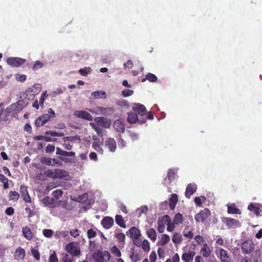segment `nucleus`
Here are the masks:
<instances>
[{
    "label": "nucleus",
    "mask_w": 262,
    "mask_h": 262,
    "mask_svg": "<svg viewBox=\"0 0 262 262\" xmlns=\"http://www.w3.org/2000/svg\"><path fill=\"white\" fill-rule=\"evenodd\" d=\"M90 112L96 115H102L108 116L114 112V109L111 107H104L102 106H96L88 110Z\"/></svg>",
    "instance_id": "nucleus-1"
},
{
    "label": "nucleus",
    "mask_w": 262,
    "mask_h": 262,
    "mask_svg": "<svg viewBox=\"0 0 262 262\" xmlns=\"http://www.w3.org/2000/svg\"><path fill=\"white\" fill-rule=\"evenodd\" d=\"M94 262H107L111 258L110 254L107 251H97L93 254Z\"/></svg>",
    "instance_id": "nucleus-2"
},
{
    "label": "nucleus",
    "mask_w": 262,
    "mask_h": 262,
    "mask_svg": "<svg viewBox=\"0 0 262 262\" xmlns=\"http://www.w3.org/2000/svg\"><path fill=\"white\" fill-rule=\"evenodd\" d=\"M65 250L73 256H77L80 254V248L79 245L75 242H71L67 245Z\"/></svg>",
    "instance_id": "nucleus-3"
},
{
    "label": "nucleus",
    "mask_w": 262,
    "mask_h": 262,
    "mask_svg": "<svg viewBox=\"0 0 262 262\" xmlns=\"http://www.w3.org/2000/svg\"><path fill=\"white\" fill-rule=\"evenodd\" d=\"M215 252L221 262H230L231 258L227 251L221 248L216 247Z\"/></svg>",
    "instance_id": "nucleus-4"
},
{
    "label": "nucleus",
    "mask_w": 262,
    "mask_h": 262,
    "mask_svg": "<svg viewBox=\"0 0 262 262\" xmlns=\"http://www.w3.org/2000/svg\"><path fill=\"white\" fill-rule=\"evenodd\" d=\"M26 60L19 57H9L7 60L8 64L12 67H18L23 64Z\"/></svg>",
    "instance_id": "nucleus-5"
},
{
    "label": "nucleus",
    "mask_w": 262,
    "mask_h": 262,
    "mask_svg": "<svg viewBox=\"0 0 262 262\" xmlns=\"http://www.w3.org/2000/svg\"><path fill=\"white\" fill-rule=\"evenodd\" d=\"M210 215V211L208 209L205 208L199 213H197L194 217L195 221L198 222H204Z\"/></svg>",
    "instance_id": "nucleus-6"
},
{
    "label": "nucleus",
    "mask_w": 262,
    "mask_h": 262,
    "mask_svg": "<svg viewBox=\"0 0 262 262\" xmlns=\"http://www.w3.org/2000/svg\"><path fill=\"white\" fill-rule=\"evenodd\" d=\"M74 115L77 118L86 120L88 121H92L93 119L92 115L89 113L85 111H76L74 113Z\"/></svg>",
    "instance_id": "nucleus-7"
},
{
    "label": "nucleus",
    "mask_w": 262,
    "mask_h": 262,
    "mask_svg": "<svg viewBox=\"0 0 262 262\" xmlns=\"http://www.w3.org/2000/svg\"><path fill=\"white\" fill-rule=\"evenodd\" d=\"M223 222L229 228H237L241 226V223L238 220L232 218H224Z\"/></svg>",
    "instance_id": "nucleus-8"
},
{
    "label": "nucleus",
    "mask_w": 262,
    "mask_h": 262,
    "mask_svg": "<svg viewBox=\"0 0 262 262\" xmlns=\"http://www.w3.org/2000/svg\"><path fill=\"white\" fill-rule=\"evenodd\" d=\"M254 248V244L251 240H246L242 245L243 251L246 254H250Z\"/></svg>",
    "instance_id": "nucleus-9"
},
{
    "label": "nucleus",
    "mask_w": 262,
    "mask_h": 262,
    "mask_svg": "<svg viewBox=\"0 0 262 262\" xmlns=\"http://www.w3.org/2000/svg\"><path fill=\"white\" fill-rule=\"evenodd\" d=\"M104 146L110 152H114L117 148V143L115 140L112 138H108L104 142Z\"/></svg>",
    "instance_id": "nucleus-10"
},
{
    "label": "nucleus",
    "mask_w": 262,
    "mask_h": 262,
    "mask_svg": "<svg viewBox=\"0 0 262 262\" xmlns=\"http://www.w3.org/2000/svg\"><path fill=\"white\" fill-rule=\"evenodd\" d=\"M50 118L51 116L49 114H45L39 116L35 120V125L37 127H41L49 121Z\"/></svg>",
    "instance_id": "nucleus-11"
},
{
    "label": "nucleus",
    "mask_w": 262,
    "mask_h": 262,
    "mask_svg": "<svg viewBox=\"0 0 262 262\" xmlns=\"http://www.w3.org/2000/svg\"><path fill=\"white\" fill-rule=\"evenodd\" d=\"M94 120L96 123L106 128H109L112 123L110 119L102 117H96Z\"/></svg>",
    "instance_id": "nucleus-12"
},
{
    "label": "nucleus",
    "mask_w": 262,
    "mask_h": 262,
    "mask_svg": "<svg viewBox=\"0 0 262 262\" xmlns=\"http://www.w3.org/2000/svg\"><path fill=\"white\" fill-rule=\"evenodd\" d=\"M133 110L137 113L140 116L146 115L147 112L145 106L140 103H134L132 106Z\"/></svg>",
    "instance_id": "nucleus-13"
},
{
    "label": "nucleus",
    "mask_w": 262,
    "mask_h": 262,
    "mask_svg": "<svg viewBox=\"0 0 262 262\" xmlns=\"http://www.w3.org/2000/svg\"><path fill=\"white\" fill-rule=\"evenodd\" d=\"M170 241V236L167 234H162L159 237L157 243V246L164 247L167 245Z\"/></svg>",
    "instance_id": "nucleus-14"
},
{
    "label": "nucleus",
    "mask_w": 262,
    "mask_h": 262,
    "mask_svg": "<svg viewBox=\"0 0 262 262\" xmlns=\"http://www.w3.org/2000/svg\"><path fill=\"white\" fill-rule=\"evenodd\" d=\"M127 121L129 123L138 122L140 124H143L146 122V120L143 119L140 120L138 119V116L136 113H128Z\"/></svg>",
    "instance_id": "nucleus-15"
},
{
    "label": "nucleus",
    "mask_w": 262,
    "mask_h": 262,
    "mask_svg": "<svg viewBox=\"0 0 262 262\" xmlns=\"http://www.w3.org/2000/svg\"><path fill=\"white\" fill-rule=\"evenodd\" d=\"M71 179V177L67 171L61 169H57L56 179L69 181Z\"/></svg>",
    "instance_id": "nucleus-16"
},
{
    "label": "nucleus",
    "mask_w": 262,
    "mask_h": 262,
    "mask_svg": "<svg viewBox=\"0 0 262 262\" xmlns=\"http://www.w3.org/2000/svg\"><path fill=\"white\" fill-rule=\"evenodd\" d=\"M114 221L113 217L105 216L101 221V225L106 229L111 228L114 225Z\"/></svg>",
    "instance_id": "nucleus-17"
},
{
    "label": "nucleus",
    "mask_w": 262,
    "mask_h": 262,
    "mask_svg": "<svg viewBox=\"0 0 262 262\" xmlns=\"http://www.w3.org/2000/svg\"><path fill=\"white\" fill-rule=\"evenodd\" d=\"M127 234L132 239L140 237L141 235L140 230L135 227H131L129 229Z\"/></svg>",
    "instance_id": "nucleus-18"
},
{
    "label": "nucleus",
    "mask_w": 262,
    "mask_h": 262,
    "mask_svg": "<svg viewBox=\"0 0 262 262\" xmlns=\"http://www.w3.org/2000/svg\"><path fill=\"white\" fill-rule=\"evenodd\" d=\"M195 255V252L193 250H189L188 251L183 253L182 255V259L186 262H189L192 261L194 256Z\"/></svg>",
    "instance_id": "nucleus-19"
},
{
    "label": "nucleus",
    "mask_w": 262,
    "mask_h": 262,
    "mask_svg": "<svg viewBox=\"0 0 262 262\" xmlns=\"http://www.w3.org/2000/svg\"><path fill=\"white\" fill-rule=\"evenodd\" d=\"M211 249L207 243H204L200 250V253L204 257H208L211 255Z\"/></svg>",
    "instance_id": "nucleus-20"
},
{
    "label": "nucleus",
    "mask_w": 262,
    "mask_h": 262,
    "mask_svg": "<svg viewBox=\"0 0 262 262\" xmlns=\"http://www.w3.org/2000/svg\"><path fill=\"white\" fill-rule=\"evenodd\" d=\"M177 170L173 169H170L167 172V178L164 180V184L167 185L170 183L175 178L176 172Z\"/></svg>",
    "instance_id": "nucleus-21"
},
{
    "label": "nucleus",
    "mask_w": 262,
    "mask_h": 262,
    "mask_svg": "<svg viewBox=\"0 0 262 262\" xmlns=\"http://www.w3.org/2000/svg\"><path fill=\"white\" fill-rule=\"evenodd\" d=\"M196 189L197 186L194 183L189 184L186 187L185 196L187 198H189L196 191Z\"/></svg>",
    "instance_id": "nucleus-22"
},
{
    "label": "nucleus",
    "mask_w": 262,
    "mask_h": 262,
    "mask_svg": "<svg viewBox=\"0 0 262 262\" xmlns=\"http://www.w3.org/2000/svg\"><path fill=\"white\" fill-rule=\"evenodd\" d=\"M259 204L254 205L251 203L248 207V209L253 212L257 216H262V210L259 208Z\"/></svg>",
    "instance_id": "nucleus-23"
},
{
    "label": "nucleus",
    "mask_w": 262,
    "mask_h": 262,
    "mask_svg": "<svg viewBox=\"0 0 262 262\" xmlns=\"http://www.w3.org/2000/svg\"><path fill=\"white\" fill-rule=\"evenodd\" d=\"M106 98V94L105 92L103 91H96L93 92L91 94V99H105Z\"/></svg>",
    "instance_id": "nucleus-24"
},
{
    "label": "nucleus",
    "mask_w": 262,
    "mask_h": 262,
    "mask_svg": "<svg viewBox=\"0 0 262 262\" xmlns=\"http://www.w3.org/2000/svg\"><path fill=\"white\" fill-rule=\"evenodd\" d=\"M41 89V86L40 84H34L33 86L29 88L27 91L31 95L34 96L38 94Z\"/></svg>",
    "instance_id": "nucleus-25"
},
{
    "label": "nucleus",
    "mask_w": 262,
    "mask_h": 262,
    "mask_svg": "<svg viewBox=\"0 0 262 262\" xmlns=\"http://www.w3.org/2000/svg\"><path fill=\"white\" fill-rule=\"evenodd\" d=\"M193 227L189 228L188 226H187V227H185V228L183 230V232H182L183 235L185 237H186L189 239H191L193 237Z\"/></svg>",
    "instance_id": "nucleus-26"
},
{
    "label": "nucleus",
    "mask_w": 262,
    "mask_h": 262,
    "mask_svg": "<svg viewBox=\"0 0 262 262\" xmlns=\"http://www.w3.org/2000/svg\"><path fill=\"white\" fill-rule=\"evenodd\" d=\"M113 126L115 129L118 132L123 133L124 132V125L120 120H116L114 123Z\"/></svg>",
    "instance_id": "nucleus-27"
},
{
    "label": "nucleus",
    "mask_w": 262,
    "mask_h": 262,
    "mask_svg": "<svg viewBox=\"0 0 262 262\" xmlns=\"http://www.w3.org/2000/svg\"><path fill=\"white\" fill-rule=\"evenodd\" d=\"M40 162L42 164L52 166L57 165L59 163V162H58L56 160L47 157H42L40 159Z\"/></svg>",
    "instance_id": "nucleus-28"
},
{
    "label": "nucleus",
    "mask_w": 262,
    "mask_h": 262,
    "mask_svg": "<svg viewBox=\"0 0 262 262\" xmlns=\"http://www.w3.org/2000/svg\"><path fill=\"white\" fill-rule=\"evenodd\" d=\"M103 144L102 141H95L92 143V147L98 153L102 155L103 154V149L101 147Z\"/></svg>",
    "instance_id": "nucleus-29"
},
{
    "label": "nucleus",
    "mask_w": 262,
    "mask_h": 262,
    "mask_svg": "<svg viewBox=\"0 0 262 262\" xmlns=\"http://www.w3.org/2000/svg\"><path fill=\"white\" fill-rule=\"evenodd\" d=\"M164 220H166V225H167V231L168 232H172L174 230L177 225L174 222L171 223L170 219L168 215H164Z\"/></svg>",
    "instance_id": "nucleus-30"
},
{
    "label": "nucleus",
    "mask_w": 262,
    "mask_h": 262,
    "mask_svg": "<svg viewBox=\"0 0 262 262\" xmlns=\"http://www.w3.org/2000/svg\"><path fill=\"white\" fill-rule=\"evenodd\" d=\"M147 236L153 242L157 239V234L154 228H150L146 231Z\"/></svg>",
    "instance_id": "nucleus-31"
},
{
    "label": "nucleus",
    "mask_w": 262,
    "mask_h": 262,
    "mask_svg": "<svg viewBox=\"0 0 262 262\" xmlns=\"http://www.w3.org/2000/svg\"><path fill=\"white\" fill-rule=\"evenodd\" d=\"M21 103V102H17L15 103L12 104L9 108H8V110H9L10 111H12L14 113L18 112L21 111L23 107Z\"/></svg>",
    "instance_id": "nucleus-32"
},
{
    "label": "nucleus",
    "mask_w": 262,
    "mask_h": 262,
    "mask_svg": "<svg viewBox=\"0 0 262 262\" xmlns=\"http://www.w3.org/2000/svg\"><path fill=\"white\" fill-rule=\"evenodd\" d=\"M22 232L25 237L28 240H31L33 236V234L28 227H23Z\"/></svg>",
    "instance_id": "nucleus-33"
},
{
    "label": "nucleus",
    "mask_w": 262,
    "mask_h": 262,
    "mask_svg": "<svg viewBox=\"0 0 262 262\" xmlns=\"http://www.w3.org/2000/svg\"><path fill=\"white\" fill-rule=\"evenodd\" d=\"M183 241V237L181 234L179 232L173 233L172 237V242L175 245L180 244Z\"/></svg>",
    "instance_id": "nucleus-34"
},
{
    "label": "nucleus",
    "mask_w": 262,
    "mask_h": 262,
    "mask_svg": "<svg viewBox=\"0 0 262 262\" xmlns=\"http://www.w3.org/2000/svg\"><path fill=\"white\" fill-rule=\"evenodd\" d=\"M25 256V251L23 248L19 247L17 248L15 252L14 256L17 260L23 259Z\"/></svg>",
    "instance_id": "nucleus-35"
},
{
    "label": "nucleus",
    "mask_w": 262,
    "mask_h": 262,
    "mask_svg": "<svg viewBox=\"0 0 262 262\" xmlns=\"http://www.w3.org/2000/svg\"><path fill=\"white\" fill-rule=\"evenodd\" d=\"M178 201V197L176 194H172L169 199V205L171 210H173Z\"/></svg>",
    "instance_id": "nucleus-36"
},
{
    "label": "nucleus",
    "mask_w": 262,
    "mask_h": 262,
    "mask_svg": "<svg viewBox=\"0 0 262 262\" xmlns=\"http://www.w3.org/2000/svg\"><path fill=\"white\" fill-rule=\"evenodd\" d=\"M56 154L67 157H73L75 154L73 151H66L59 147L56 148Z\"/></svg>",
    "instance_id": "nucleus-37"
},
{
    "label": "nucleus",
    "mask_w": 262,
    "mask_h": 262,
    "mask_svg": "<svg viewBox=\"0 0 262 262\" xmlns=\"http://www.w3.org/2000/svg\"><path fill=\"white\" fill-rule=\"evenodd\" d=\"M165 225H166V220H164V216L158 221L157 230L159 233H163L165 230Z\"/></svg>",
    "instance_id": "nucleus-38"
},
{
    "label": "nucleus",
    "mask_w": 262,
    "mask_h": 262,
    "mask_svg": "<svg viewBox=\"0 0 262 262\" xmlns=\"http://www.w3.org/2000/svg\"><path fill=\"white\" fill-rule=\"evenodd\" d=\"M228 212L231 214H241V211L236 207L234 204L228 205Z\"/></svg>",
    "instance_id": "nucleus-39"
},
{
    "label": "nucleus",
    "mask_w": 262,
    "mask_h": 262,
    "mask_svg": "<svg viewBox=\"0 0 262 262\" xmlns=\"http://www.w3.org/2000/svg\"><path fill=\"white\" fill-rule=\"evenodd\" d=\"M57 169H50L46 171L45 174L49 178L56 179Z\"/></svg>",
    "instance_id": "nucleus-40"
},
{
    "label": "nucleus",
    "mask_w": 262,
    "mask_h": 262,
    "mask_svg": "<svg viewBox=\"0 0 262 262\" xmlns=\"http://www.w3.org/2000/svg\"><path fill=\"white\" fill-rule=\"evenodd\" d=\"M141 247L145 252H148L150 250V243L147 239H144L142 241Z\"/></svg>",
    "instance_id": "nucleus-41"
},
{
    "label": "nucleus",
    "mask_w": 262,
    "mask_h": 262,
    "mask_svg": "<svg viewBox=\"0 0 262 262\" xmlns=\"http://www.w3.org/2000/svg\"><path fill=\"white\" fill-rule=\"evenodd\" d=\"M129 257L133 262H138L141 259L140 255L137 253H135L133 250L131 252Z\"/></svg>",
    "instance_id": "nucleus-42"
},
{
    "label": "nucleus",
    "mask_w": 262,
    "mask_h": 262,
    "mask_svg": "<svg viewBox=\"0 0 262 262\" xmlns=\"http://www.w3.org/2000/svg\"><path fill=\"white\" fill-rule=\"evenodd\" d=\"M206 198L204 196H200L194 198V203L198 206H202L203 204L206 201Z\"/></svg>",
    "instance_id": "nucleus-43"
},
{
    "label": "nucleus",
    "mask_w": 262,
    "mask_h": 262,
    "mask_svg": "<svg viewBox=\"0 0 262 262\" xmlns=\"http://www.w3.org/2000/svg\"><path fill=\"white\" fill-rule=\"evenodd\" d=\"M183 221V215L180 213H177L173 220V222H174V223L178 225L179 224H181Z\"/></svg>",
    "instance_id": "nucleus-44"
},
{
    "label": "nucleus",
    "mask_w": 262,
    "mask_h": 262,
    "mask_svg": "<svg viewBox=\"0 0 262 262\" xmlns=\"http://www.w3.org/2000/svg\"><path fill=\"white\" fill-rule=\"evenodd\" d=\"M116 223L121 227H125V224L122 216L120 215H117L115 217Z\"/></svg>",
    "instance_id": "nucleus-45"
},
{
    "label": "nucleus",
    "mask_w": 262,
    "mask_h": 262,
    "mask_svg": "<svg viewBox=\"0 0 262 262\" xmlns=\"http://www.w3.org/2000/svg\"><path fill=\"white\" fill-rule=\"evenodd\" d=\"M42 203L46 206H48L49 207H53V204L52 202V200L50 198L49 196L45 197L42 200Z\"/></svg>",
    "instance_id": "nucleus-46"
},
{
    "label": "nucleus",
    "mask_w": 262,
    "mask_h": 262,
    "mask_svg": "<svg viewBox=\"0 0 262 262\" xmlns=\"http://www.w3.org/2000/svg\"><path fill=\"white\" fill-rule=\"evenodd\" d=\"M92 71V69L90 67H85L83 69H81L79 70L80 74L83 76H86L88 74L91 73Z\"/></svg>",
    "instance_id": "nucleus-47"
},
{
    "label": "nucleus",
    "mask_w": 262,
    "mask_h": 262,
    "mask_svg": "<svg viewBox=\"0 0 262 262\" xmlns=\"http://www.w3.org/2000/svg\"><path fill=\"white\" fill-rule=\"evenodd\" d=\"M55 237L56 238H60L61 237H66L68 235V233L67 231H57L55 233Z\"/></svg>",
    "instance_id": "nucleus-48"
},
{
    "label": "nucleus",
    "mask_w": 262,
    "mask_h": 262,
    "mask_svg": "<svg viewBox=\"0 0 262 262\" xmlns=\"http://www.w3.org/2000/svg\"><path fill=\"white\" fill-rule=\"evenodd\" d=\"M0 181L3 183V187L5 189L9 188L8 179L3 174H0Z\"/></svg>",
    "instance_id": "nucleus-49"
},
{
    "label": "nucleus",
    "mask_w": 262,
    "mask_h": 262,
    "mask_svg": "<svg viewBox=\"0 0 262 262\" xmlns=\"http://www.w3.org/2000/svg\"><path fill=\"white\" fill-rule=\"evenodd\" d=\"M9 196L10 199L13 200L14 201H16L18 200L19 194L18 192L16 191H10L9 194Z\"/></svg>",
    "instance_id": "nucleus-50"
},
{
    "label": "nucleus",
    "mask_w": 262,
    "mask_h": 262,
    "mask_svg": "<svg viewBox=\"0 0 262 262\" xmlns=\"http://www.w3.org/2000/svg\"><path fill=\"white\" fill-rule=\"evenodd\" d=\"M49 262H58V259L55 251H53L49 257Z\"/></svg>",
    "instance_id": "nucleus-51"
},
{
    "label": "nucleus",
    "mask_w": 262,
    "mask_h": 262,
    "mask_svg": "<svg viewBox=\"0 0 262 262\" xmlns=\"http://www.w3.org/2000/svg\"><path fill=\"white\" fill-rule=\"evenodd\" d=\"M46 135L51 136V137H62L64 134L60 132H56L54 131H47L45 133Z\"/></svg>",
    "instance_id": "nucleus-52"
},
{
    "label": "nucleus",
    "mask_w": 262,
    "mask_h": 262,
    "mask_svg": "<svg viewBox=\"0 0 262 262\" xmlns=\"http://www.w3.org/2000/svg\"><path fill=\"white\" fill-rule=\"evenodd\" d=\"M111 253L114 254L115 256H116L118 257L121 256V253L119 249L116 246H113L111 248Z\"/></svg>",
    "instance_id": "nucleus-53"
},
{
    "label": "nucleus",
    "mask_w": 262,
    "mask_h": 262,
    "mask_svg": "<svg viewBox=\"0 0 262 262\" xmlns=\"http://www.w3.org/2000/svg\"><path fill=\"white\" fill-rule=\"evenodd\" d=\"M194 239L198 245H203L205 243L204 238L200 235H196L194 237Z\"/></svg>",
    "instance_id": "nucleus-54"
},
{
    "label": "nucleus",
    "mask_w": 262,
    "mask_h": 262,
    "mask_svg": "<svg viewBox=\"0 0 262 262\" xmlns=\"http://www.w3.org/2000/svg\"><path fill=\"white\" fill-rule=\"evenodd\" d=\"M48 97V93L47 91H45L42 95H41L39 100V104L41 106H42L45 102V99Z\"/></svg>",
    "instance_id": "nucleus-55"
},
{
    "label": "nucleus",
    "mask_w": 262,
    "mask_h": 262,
    "mask_svg": "<svg viewBox=\"0 0 262 262\" xmlns=\"http://www.w3.org/2000/svg\"><path fill=\"white\" fill-rule=\"evenodd\" d=\"M42 234L46 237L50 238L53 234V231L51 229H43Z\"/></svg>",
    "instance_id": "nucleus-56"
},
{
    "label": "nucleus",
    "mask_w": 262,
    "mask_h": 262,
    "mask_svg": "<svg viewBox=\"0 0 262 262\" xmlns=\"http://www.w3.org/2000/svg\"><path fill=\"white\" fill-rule=\"evenodd\" d=\"M148 211V207L146 206H142L137 210L138 212L139 216H141L142 214H146Z\"/></svg>",
    "instance_id": "nucleus-57"
},
{
    "label": "nucleus",
    "mask_w": 262,
    "mask_h": 262,
    "mask_svg": "<svg viewBox=\"0 0 262 262\" xmlns=\"http://www.w3.org/2000/svg\"><path fill=\"white\" fill-rule=\"evenodd\" d=\"M134 94V91L129 89H125L122 91V95L123 97H126L132 96Z\"/></svg>",
    "instance_id": "nucleus-58"
},
{
    "label": "nucleus",
    "mask_w": 262,
    "mask_h": 262,
    "mask_svg": "<svg viewBox=\"0 0 262 262\" xmlns=\"http://www.w3.org/2000/svg\"><path fill=\"white\" fill-rule=\"evenodd\" d=\"M63 194V192L62 190L60 189L56 190L53 191L52 195L54 198L56 199H58L60 198Z\"/></svg>",
    "instance_id": "nucleus-59"
},
{
    "label": "nucleus",
    "mask_w": 262,
    "mask_h": 262,
    "mask_svg": "<svg viewBox=\"0 0 262 262\" xmlns=\"http://www.w3.org/2000/svg\"><path fill=\"white\" fill-rule=\"evenodd\" d=\"M43 66V63L40 61H36L33 66V70L34 71L41 69Z\"/></svg>",
    "instance_id": "nucleus-60"
},
{
    "label": "nucleus",
    "mask_w": 262,
    "mask_h": 262,
    "mask_svg": "<svg viewBox=\"0 0 262 262\" xmlns=\"http://www.w3.org/2000/svg\"><path fill=\"white\" fill-rule=\"evenodd\" d=\"M146 79L150 82H155L157 80V77L153 74L148 73L146 75Z\"/></svg>",
    "instance_id": "nucleus-61"
},
{
    "label": "nucleus",
    "mask_w": 262,
    "mask_h": 262,
    "mask_svg": "<svg viewBox=\"0 0 262 262\" xmlns=\"http://www.w3.org/2000/svg\"><path fill=\"white\" fill-rule=\"evenodd\" d=\"M116 237L119 241L121 242L122 243H124L125 239V235L124 233H118L116 234Z\"/></svg>",
    "instance_id": "nucleus-62"
},
{
    "label": "nucleus",
    "mask_w": 262,
    "mask_h": 262,
    "mask_svg": "<svg viewBox=\"0 0 262 262\" xmlns=\"http://www.w3.org/2000/svg\"><path fill=\"white\" fill-rule=\"evenodd\" d=\"M149 262H155L157 260V254L155 251H152L149 255Z\"/></svg>",
    "instance_id": "nucleus-63"
},
{
    "label": "nucleus",
    "mask_w": 262,
    "mask_h": 262,
    "mask_svg": "<svg viewBox=\"0 0 262 262\" xmlns=\"http://www.w3.org/2000/svg\"><path fill=\"white\" fill-rule=\"evenodd\" d=\"M31 253L33 257L37 260H39L40 259V254L39 252L35 249L31 250Z\"/></svg>",
    "instance_id": "nucleus-64"
}]
</instances>
